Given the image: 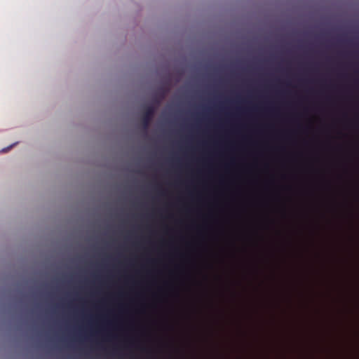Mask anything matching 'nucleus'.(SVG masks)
I'll list each match as a JSON object with an SVG mask.
<instances>
[{
  "instance_id": "nucleus-1",
  "label": "nucleus",
  "mask_w": 359,
  "mask_h": 359,
  "mask_svg": "<svg viewBox=\"0 0 359 359\" xmlns=\"http://www.w3.org/2000/svg\"><path fill=\"white\" fill-rule=\"evenodd\" d=\"M155 108L150 105L145 108L144 113L142 116V123L143 128L147 130L149 127L150 121L154 114Z\"/></svg>"
},
{
  "instance_id": "nucleus-2",
  "label": "nucleus",
  "mask_w": 359,
  "mask_h": 359,
  "mask_svg": "<svg viewBox=\"0 0 359 359\" xmlns=\"http://www.w3.org/2000/svg\"><path fill=\"white\" fill-rule=\"evenodd\" d=\"M164 97V93L163 92L161 95V97L163 98Z\"/></svg>"
},
{
  "instance_id": "nucleus-3",
  "label": "nucleus",
  "mask_w": 359,
  "mask_h": 359,
  "mask_svg": "<svg viewBox=\"0 0 359 359\" xmlns=\"http://www.w3.org/2000/svg\"><path fill=\"white\" fill-rule=\"evenodd\" d=\"M8 149H8H3V151H7Z\"/></svg>"
}]
</instances>
